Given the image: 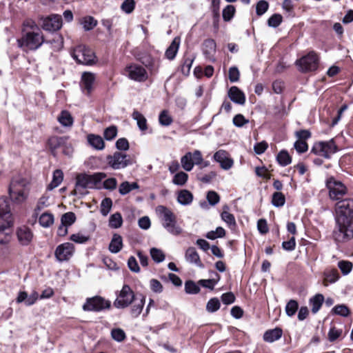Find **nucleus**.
<instances>
[{
    "label": "nucleus",
    "instance_id": "f257e3e1",
    "mask_svg": "<svg viewBox=\"0 0 353 353\" xmlns=\"http://www.w3.org/2000/svg\"><path fill=\"white\" fill-rule=\"evenodd\" d=\"M30 190V181L22 176H14L10 183L9 194L11 199L17 203H23L28 197Z\"/></svg>",
    "mask_w": 353,
    "mask_h": 353
},
{
    "label": "nucleus",
    "instance_id": "f03ea898",
    "mask_svg": "<svg viewBox=\"0 0 353 353\" xmlns=\"http://www.w3.org/2000/svg\"><path fill=\"white\" fill-rule=\"evenodd\" d=\"M333 238L338 243H347L353 239V214L336 219Z\"/></svg>",
    "mask_w": 353,
    "mask_h": 353
},
{
    "label": "nucleus",
    "instance_id": "7ed1b4c3",
    "mask_svg": "<svg viewBox=\"0 0 353 353\" xmlns=\"http://www.w3.org/2000/svg\"><path fill=\"white\" fill-rule=\"evenodd\" d=\"M156 212L161 220L162 226L168 232L174 235H180L183 229L178 225L176 215L169 208L163 205H159L156 208Z\"/></svg>",
    "mask_w": 353,
    "mask_h": 353
},
{
    "label": "nucleus",
    "instance_id": "20e7f679",
    "mask_svg": "<svg viewBox=\"0 0 353 353\" xmlns=\"http://www.w3.org/2000/svg\"><path fill=\"white\" fill-rule=\"evenodd\" d=\"M105 177L104 173L98 172L90 175L86 174H79L76 177L75 189L72 192L73 195L78 193H82L81 190L86 188H94L97 183L101 181Z\"/></svg>",
    "mask_w": 353,
    "mask_h": 353
},
{
    "label": "nucleus",
    "instance_id": "39448f33",
    "mask_svg": "<svg viewBox=\"0 0 353 353\" xmlns=\"http://www.w3.org/2000/svg\"><path fill=\"white\" fill-rule=\"evenodd\" d=\"M18 42L19 46L25 50H34L42 45L44 39L41 32H27Z\"/></svg>",
    "mask_w": 353,
    "mask_h": 353
},
{
    "label": "nucleus",
    "instance_id": "423d86ee",
    "mask_svg": "<svg viewBox=\"0 0 353 353\" xmlns=\"http://www.w3.org/2000/svg\"><path fill=\"white\" fill-rule=\"evenodd\" d=\"M71 55L77 63L83 65H91L94 62L95 56L92 50L84 46L76 47Z\"/></svg>",
    "mask_w": 353,
    "mask_h": 353
},
{
    "label": "nucleus",
    "instance_id": "0eeeda50",
    "mask_svg": "<svg viewBox=\"0 0 353 353\" xmlns=\"http://www.w3.org/2000/svg\"><path fill=\"white\" fill-rule=\"evenodd\" d=\"M326 185L329 190V196L332 200L339 201L347 194V190L340 181H336L334 178H330L327 181Z\"/></svg>",
    "mask_w": 353,
    "mask_h": 353
},
{
    "label": "nucleus",
    "instance_id": "6e6552de",
    "mask_svg": "<svg viewBox=\"0 0 353 353\" xmlns=\"http://www.w3.org/2000/svg\"><path fill=\"white\" fill-rule=\"evenodd\" d=\"M337 151L336 145L333 139L328 141H320L314 143L312 152L315 154L329 159L330 156Z\"/></svg>",
    "mask_w": 353,
    "mask_h": 353
},
{
    "label": "nucleus",
    "instance_id": "1a4fd4ad",
    "mask_svg": "<svg viewBox=\"0 0 353 353\" xmlns=\"http://www.w3.org/2000/svg\"><path fill=\"white\" fill-rule=\"evenodd\" d=\"M134 300V292L129 285H124L114 302V306L117 308H125L128 307Z\"/></svg>",
    "mask_w": 353,
    "mask_h": 353
},
{
    "label": "nucleus",
    "instance_id": "9d476101",
    "mask_svg": "<svg viewBox=\"0 0 353 353\" xmlns=\"http://www.w3.org/2000/svg\"><path fill=\"white\" fill-rule=\"evenodd\" d=\"M318 64L319 58L314 52H309L307 55L296 61V65L299 70L304 72L316 70Z\"/></svg>",
    "mask_w": 353,
    "mask_h": 353
},
{
    "label": "nucleus",
    "instance_id": "9b49d317",
    "mask_svg": "<svg viewBox=\"0 0 353 353\" xmlns=\"http://www.w3.org/2000/svg\"><path fill=\"white\" fill-rule=\"evenodd\" d=\"M107 161L110 167L114 170H119L132 164L130 157L121 152H115L113 155L107 157Z\"/></svg>",
    "mask_w": 353,
    "mask_h": 353
},
{
    "label": "nucleus",
    "instance_id": "f8f14e48",
    "mask_svg": "<svg viewBox=\"0 0 353 353\" xmlns=\"http://www.w3.org/2000/svg\"><path fill=\"white\" fill-rule=\"evenodd\" d=\"M127 76L132 80L143 82L147 80L148 75L144 67L138 64H132L126 67Z\"/></svg>",
    "mask_w": 353,
    "mask_h": 353
},
{
    "label": "nucleus",
    "instance_id": "ddd939ff",
    "mask_svg": "<svg viewBox=\"0 0 353 353\" xmlns=\"http://www.w3.org/2000/svg\"><path fill=\"white\" fill-rule=\"evenodd\" d=\"M335 219L353 214V201L341 199L335 205Z\"/></svg>",
    "mask_w": 353,
    "mask_h": 353
},
{
    "label": "nucleus",
    "instance_id": "4468645a",
    "mask_svg": "<svg viewBox=\"0 0 353 353\" xmlns=\"http://www.w3.org/2000/svg\"><path fill=\"white\" fill-rule=\"evenodd\" d=\"M110 306L109 301L101 296H94L87 299L86 303L83 305V309L85 311H100Z\"/></svg>",
    "mask_w": 353,
    "mask_h": 353
},
{
    "label": "nucleus",
    "instance_id": "2eb2a0df",
    "mask_svg": "<svg viewBox=\"0 0 353 353\" xmlns=\"http://www.w3.org/2000/svg\"><path fill=\"white\" fill-rule=\"evenodd\" d=\"M74 252V245L71 243L66 242L57 247L54 255L57 261L62 262L69 260L72 256Z\"/></svg>",
    "mask_w": 353,
    "mask_h": 353
},
{
    "label": "nucleus",
    "instance_id": "dca6fc26",
    "mask_svg": "<svg viewBox=\"0 0 353 353\" xmlns=\"http://www.w3.org/2000/svg\"><path fill=\"white\" fill-rule=\"evenodd\" d=\"M62 26L61 15L52 14L43 20L42 28L47 31H56Z\"/></svg>",
    "mask_w": 353,
    "mask_h": 353
},
{
    "label": "nucleus",
    "instance_id": "f3484780",
    "mask_svg": "<svg viewBox=\"0 0 353 353\" xmlns=\"http://www.w3.org/2000/svg\"><path fill=\"white\" fill-rule=\"evenodd\" d=\"M213 159L220 164L222 169L228 170L230 169L233 164V160L230 157L229 154L223 150H219L214 154Z\"/></svg>",
    "mask_w": 353,
    "mask_h": 353
},
{
    "label": "nucleus",
    "instance_id": "a211bd4d",
    "mask_svg": "<svg viewBox=\"0 0 353 353\" xmlns=\"http://www.w3.org/2000/svg\"><path fill=\"white\" fill-rule=\"evenodd\" d=\"M95 81V76L93 73L85 72L81 75L80 86L82 92L90 95L93 90V86Z\"/></svg>",
    "mask_w": 353,
    "mask_h": 353
},
{
    "label": "nucleus",
    "instance_id": "6ab92c4d",
    "mask_svg": "<svg viewBox=\"0 0 353 353\" xmlns=\"http://www.w3.org/2000/svg\"><path fill=\"white\" fill-rule=\"evenodd\" d=\"M12 224L13 220L7 219L5 223L0 225V244H7L10 241Z\"/></svg>",
    "mask_w": 353,
    "mask_h": 353
},
{
    "label": "nucleus",
    "instance_id": "aec40b11",
    "mask_svg": "<svg viewBox=\"0 0 353 353\" xmlns=\"http://www.w3.org/2000/svg\"><path fill=\"white\" fill-rule=\"evenodd\" d=\"M228 95L235 103L243 105L245 103L244 93L236 86H232L228 90Z\"/></svg>",
    "mask_w": 353,
    "mask_h": 353
},
{
    "label": "nucleus",
    "instance_id": "412c9836",
    "mask_svg": "<svg viewBox=\"0 0 353 353\" xmlns=\"http://www.w3.org/2000/svg\"><path fill=\"white\" fill-rule=\"evenodd\" d=\"M17 235L19 241L22 245H28L32 239V232L26 226H21L18 228Z\"/></svg>",
    "mask_w": 353,
    "mask_h": 353
},
{
    "label": "nucleus",
    "instance_id": "4be33fe9",
    "mask_svg": "<svg viewBox=\"0 0 353 353\" xmlns=\"http://www.w3.org/2000/svg\"><path fill=\"white\" fill-rule=\"evenodd\" d=\"M185 260L190 263L196 265L199 268H203V265L201 261L199 255L196 249L193 247L188 248L185 254Z\"/></svg>",
    "mask_w": 353,
    "mask_h": 353
},
{
    "label": "nucleus",
    "instance_id": "5701e85b",
    "mask_svg": "<svg viewBox=\"0 0 353 353\" xmlns=\"http://www.w3.org/2000/svg\"><path fill=\"white\" fill-rule=\"evenodd\" d=\"M0 217L4 221L12 220L9 201L6 197H0Z\"/></svg>",
    "mask_w": 353,
    "mask_h": 353
},
{
    "label": "nucleus",
    "instance_id": "b1692460",
    "mask_svg": "<svg viewBox=\"0 0 353 353\" xmlns=\"http://www.w3.org/2000/svg\"><path fill=\"white\" fill-rule=\"evenodd\" d=\"M68 137H52L48 139V145L52 152H54L57 148L63 147L68 141Z\"/></svg>",
    "mask_w": 353,
    "mask_h": 353
},
{
    "label": "nucleus",
    "instance_id": "393cba45",
    "mask_svg": "<svg viewBox=\"0 0 353 353\" xmlns=\"http://www.w3.org/2000/svg\"><path fill=\"white\" fill-rule=\"evenodd\" d=\"M181 39L179 37H175L172 41L170 46L165 51V55L166 58L170 60H172L176 55L180 46Z\"/></svg>",
    "mask_w": 353,
    "mask_h": 353
},
{
    "label": "nucleus",
    "instance_id": "a878e982",
    "mask_svg": "<svg viewBox=\"0 0 353 353\" xmlns=\"http://www.w3.org/2000/svg\"><path fill=\"white\" fill-rule=\"evenodd\" d=\"M123 248V239L121 235L114 234L109 245L110 252L118 253Z\"/></svg>",
    "mask_w": 353,
    "mask_h": 353
},
{
    "label": "nucleus",
    "instance_id": "bb28decb",
    "mask_svg": "<svg viewBox=\"0 0 353 353\" xmlns=\"http://www.w3.org/2000/svg\"><path fill=\"white\" fill-rule=\"evenodd\" d=\"M282 330L280 328H274L266 331L263 335V339L266 342L272 343L279 339L282 336Z\"/></svg>",
    "mask_w": 353,
    "mask_h": 353
},
{
    "label": "nucleus",
    "instance_id": "cd10ccee",
    "mask_svg": "<svg viewBox=\"0 0 353 353\" xmlns=\"http://www.w3.org/2000/svg\"><path fill=\"white\" fill-rule=\"evenodd\" d=\"M340 278L339 272L336 269L327 270L324 272L323 285L327 286L329 283L336 282Z\"/></svg>",
    "mask_w": 353,
    "mask_h": 353
},
{
    "label": "nucleus",
    "instance_id": "c85d7f7f",
    "mask_svg": "<svg viewBox=\"0 0 353 353\" xmlns=\"http://www.w3.org/2000/svg\"><path fill=\"white\" fill-rule=\"evenodd\" d=\"M324 301V296L321 294H317L310 299V304L312 306V312L316 314L321 309Z\"/></svg>",
    "mask_w": 353,
    "mask_h": 353
},
{
    "label": "nucleus",
    "instance_id": "c756f323",
    "mask_svg": "<svg viewBox=\"0 0 353 353\" xmlns=\"http://www.w3.org/2000/svg\"><path fill=\"white\" fill-rule=\"evenodd\" d=\"M63 179V173L62 170L57 169L54 171L52 180L48 186V190H52L58 187Z\"/></svg>",
    "mask_w": 353,
    "mask_h": 353
},
{
    "label": "nucleus",
    "instance_id": "7c9ffc66",
    "mask_svg": "<svg viewBox=\"0 0 353 353\" xmlns=\"http://www.w3.org/2000/svg\"><path fill=\"white\" fill-rule=\"evenodd\" d=\"M192 200L193 195L190 191L187 190H182L179 191L177 196V201L180 204L183 205H189L192 203Z\"/></svg>",
    "mask_w": 353,
    "mask_h": 353
},
{
    "label": "nucleus",
    "instance_id": "2f4dec72",
    "mask_svg": "<svg viewBox=\"0 0 353 353\" xmlns=\"http://www.w3.org/2000/svg\"><path fill=\"white\" fill-rule=\"evenodd\" d=\"M221 219L225 222L228 226H235L236 221L234 216L229 212V207L224 205L223 207V212L221 214Z\"/></svg>",
    "mask_w": 353,
    "mask_h": 353
},
{
    "label": "nucleus",
    "instance_id": "473e14b6",
    "mask_svg": "<svg viewBox=\"0 0 353 353\" xmlns=\"http://www.w3.org/2000/svg\"><path fill=\"white\" fill-rule=\"evenodd\" d=\"M88 141L90 145L97 150H102L104 148V141L99 135L89 134L88 136Z\"/></svg>",
    "mask_w": 353,
    "mask_h": 353
},
{
    "label": "nucleus",
    "instance_id": "72a5a7b5",
    "mask_svg": "<svg viewBox=\"0 0 353 353\" xmlns=\"http://www.w3.org/2000/svg\"><path fill=\"white\" fill-rule=\"evenodd\" d=\"M133 119L137 121V125L141 131H145L148 128L147 121L145 117L137 110H134L132 115Z\"/></svg>",
    "mask_w": 353,
    "mask_h": 353
},
{
    "label": "nucleus",
    "instance_id": "f704fd0d",
    "mask_svg": "<svg viewBox=\"0 0 353 353\" xmlns=\"http://www.w3.org/2000/svg\"><path fill=\"white\" fill-rule=\"evenodd\" d=\"M192 156V152H188L181 159L182 168L188 172L191 171L194 167Z\"/></svg>",
    "mask_w": 353,
    "mask_h": 353
},
{
    "label": "nucleus",
    "instance_id": "c9c22d12",
    "mask_svg": "<svg viewBox=\"0 0 353 353\" xmlns=\"http://www.w3.org/2000/svg\"><path fill=\"white\" fill-rule=\"evenodd\" d=\"M54 216L51 213H43L39 219V224L43 228H49L54 223Z\"/></svg>",
    "mask_w": 353,
    "mask_h": 353
},
{
    "label": "nucleus",
    "instance_id": "e433bc0d",
    "mask_svg": "<svg viewBox=\"0 0 353 353\" xmlns=\"http://www.w3.org/2000/svg\"><path fill=\"white\" fill-rule=\"evenodd\" d=\"M59 123L65 127H70L73 124V118L68 111H62L58 117Z\"/></svg>",
    "mask_w": 353,
    "mask_h": 353
},
{
    "label": "nucleus",
    "instance_id": "4c0bfd02",
    "mask_svg": "<svg viewBox=\"0 0 353 353\" xmlns=\"http://www.w3.org/2000/svg\"><path fill=\"white\" fill-rule=\"evenodd\" d=\"M204 54L210 57L213 55V54L216 51V43L213 39H207L203 43V48Z\"/></svg>",
    "mask_w": 353,
    "mask_h": 353
},
{
    "label": "nucleus",
    "instance_id": "58836bf2",
    "mask_svg": "<svg viewBox=\"0 0 353 353\" xmlns=\"http://www.w3.org/2000/svg\"><path fill=\"white\" fill-rule=\"evenodd\" d=\"M123 219L121 214L116 212L112 214L109 219V226L112 228H119L122 225Z\"/></svg>",
    "mask_w": 353,
    "mask_h": 353
},
{
    "label": "nucleus",
    "instance_id": "ea45409f",
    "mask_svg": "<svg viewBox=\"0 0 353 353\" xmlns=\"http://www.w3.org/2000/svg\"><path fill=\"white\" fill-rule=\"evenodd\" d=\"M145 304V297L141 296L139 301H136L131 308V314L133 317H137L141 313Z\"/></svg>",
    "mask_w": 353,
    "mask_h": 353
},
{
    "label": "nucleus",
    "instance_id": "a19ab883",
    "mask_svg": "<svg viewBox=\"0 0 353 353\" xmlns=\"http://www.w3.org/2000/svg\"><path fill=\"white\" fill-rule=\"evenodd\" d=\"M276 159L279 163L282 166H286L289 165L292 161L290 154L285 150L281 151L278 154Z\"/></svg>",
    "mask_w": 353,
    "mask_h": 353
},
{
    "label": "nucleus",
    "instance_id": "79ce46f5",
    "mask_svg": "<svg viewBox=\"0 0 353 353\" xmlns=\"http://www.w3.org/2000/svg\"><path fill=\"white\" fill-rule=\"evenodd\" d=\"M188 179V174L184 172H179L174 176L172 183L176 185L182 186L186 183Z\"/></svg>",
    "mask_w": 353,
    "mask_h": 353
},
{
    "label": "nucleus",
    "instance_id": "37998d69",
    "mask_svg": "<svg viewBox=\"0 0 353 353\" xmlns=\"http://www.w3.org/2000/svg\"><path fill=\"white\" fill-rule=\"evenodd\" d=\"M285 198L281 192H276L272 195V203L275 207H281L285 204Z\"/></svg>",
    "mask_w": 353,
    "mask_h": 353
},
{
    "label": "nucleus",
    "instance_id": "c03bdc74",
    "mask_svg": "<svg viewBox=\"0 0 353 353\" xmlns=\"http://www.w3.org/2000/svg\"><path fill=\"white\" fill-rule=\"evenodd\" d=\"M299 308L298 302L295 300H290L285 306V312L288 316H292L295 314Z\"/></svg>",
    "mask_w": 353,
    "mask_h": 353
},
{
    "label": "nucleus",
    "instance_id": "a18cd8bd",
    "mask_svg": "<svg viewBox=\"0 0 353 353\" xmlns=\"http://www.w3.org/2000/svg\"><path fill=\"white\" fill-rule=\"evenodd\" d=\"M225 235V231L222 227H218L215 230L208 232L205 236L206 238L214 240L216 238H222Z\"/></svg>",
    "mask_w": 353,
    "mask_h": 353
},
{
    "label": "nucleus",
    "instance_id": "49530a36",
    "mask_svg": "<svg viewBox=\"0 0 353 353\" xmlns=\"http://www.w3.org/2000/svg\"><path fill=\"white\" fill-rule=\"evenodd\" d=\"M185 291L187 294H196L199 292L200 288L193 281H188L185 283Z\"/></svg>",
    "mask_w": 353,
    "mask_h": 353
},
{
    "label": "nucleus",
    "instance_id": "de8ad7c7",
    "mask_svg": "<svg viewBox=\"0 0 353 353\" xmlns=\"http://www.w3.org/2000/svg\"><path fill=\"white\" fill-rule=\"evenodd\" d=\"M112 206V201L110 198H105L101 203V213L103 216H107Z\"/></svg>",
    "mask_w": 353,
    "mask_h": 353
},
{
    "label": "nucleus",
    "instance_id": "09e8293b",
    "mask_svg": "<svg viewBox=\"0 0 353 353\" xmlns=\"http://www.w3.org/2000/svg\"><path fill=\"white\" fill-rule=\"evenodd\" d=\"M75 220L76 216L74 213L69 212L63 214L61 216V223L68 226H70L74 223Z\"/></svg>",
    "mask_w": 353,
    "mask_h": 353
},
{
    "label": "nucleus",
    "instance_id": "8fccbe9b",
    "mask_svg": "<svg viewBox=\"0 0 353 353\" xmlns=\"http://www.w3.org/2000/svg\"><path fill=\"white\" fill-rule=\"evenodd\" d=\"M338 267L343 275H347L352 270V263L349 261H340Z\"/></svg>",
    "mask_w": 353,
    "mask_h": 353
},
{
    "label": "nucleus",
    "instance_id": "3c124183",
    "mask_svg": "<svg viewBox=\"0 0 353 353\" xmlns=\"http://www.w3.org/2000/svg\"><path fill=\"white\" fill-rule=\"evenodd\" d=\"M111 336L117 342H121L125 339V333L121 328H114L111 331Z\"/></svg>",
    "mask_w": 353,
    "mask_h": 353
},
{
    "label": "nucleus",
    "instance_id": "603ef678",
    "mask_svg": "<svg viewBox=\"0 0 353 353\" xmlns=\"http://www.w3.org/2000/svg\"><path fill=\"white\" fill-rule=\"evenodd\" d=\"M332 312L337 315H340L344 317H346L350 314V310L346 305L343 304L337 305L334 307Z\"/></svg>",
    "mask_w": 353,
    "mask_h": 353
},
{
    "label": "nucleus",
    "instance_id": "864d4df0",
    "mask_svg": "<svg viewBox=\"0 0 353 353\" xmlns=\"http://www.w3.org/2000/svg\"><path fill=\"white\" fill-rule=\"evenodd\" d=\"M159 121L160 124L164 126H168L172 123V119L166 110H163L161 112L159 117Z\"/></svg>",
    "mask_w": 353,
    "mask_h": 353
},
{
    "label": "nucleus",
    "instance_id": "5fc2aeb1",
    "mask_svg": "<svg viewBox=\"0 0 353 353\" xmlns=\"http://www.w3.org/2000/svg\"><path fill=\"white\" fill-rule=\"evenodd\" d=\"M150 255L152 259L157 263H161L165 259V255L163 252L157 248H152L150 250Z\"/></svg>",
    "mask_w": 353,
    "mask_h": 353
},
{
    "label": "nucleus",
    "instance_id": "6e6d98bb",
    "mask_svg": "<svg viewBox=\"0 0 353 353\" xmlns=\"http://www.w3.org/2000/svg\"><path fill=\"white\" fill-rule=\"evenodd\" d=\"M135 8V1L134 0H125L121 6V9L126 14H130Z\"/></svg>",
    "mask_w": 353,
    "mask_h": 353
},
{
    "label": "nucleus",
    "instance_id": "4d7b16f0",
    "mask_svg": "<svg viewBox=\"0 0 353 353\" xmlns=\"http://www.w3.org/2000/svg\"><path fill=\"white\" fill-rule=\"evenodd\" d=\"M283 17L279 14H274L268 20V24L270 27L277 28L282 22Z\"/></svg>",
    "mask_w": 353,
    "mask_h": 353
},
{
    "label": "nucleus",
    "instance_id": "13d9d810",
    "mask_svg": "<svg viewBox=\"0 0 353 353\" xmlns=\"http://www.w3.org/2000/svg\"><path fill=\"white\" fill-rule=\"evenodd\" d=\"M220 307V302L218 299H211L207 303L206 310L209 312H214L217 311Z\"/></svg>",
    "mask_w": 353,
    "mask_h": 353
},
{
    "label": "nucleus",
    "instance_id": "bf43d9fd",
    "mask_svg": "<svg viewBox=\"0 0 353 353\" xmlns=\"http://www.w3.org/2000/svg\"><path fill=\"white\" fill-rule=\"evenodd\" d=\"M235 8L232 5L227 6L223 10V18L225 21H230L234 16Z\"/></svg>",
    "mask_w": 353,
    "mask_h": 353
},
{
    "label": "nucleus",
    "instance_id": "052dcab7",
    "mask_svg": "<svg viewBox=\"0 0 353 353\" xmlns=\"http://www.w3.org/2000/svg\"><path fill=\"white\" fill-rule=\"evenodd\" d=\"M232 121L233 124L238 128H241L244 125L249 123V120L245 119V117L241 114L235 115Z\"/></svg>",
    "mask_w": 353,
    "mask_h": 353
},
{
    "label": "nucleus",
    "instance_id": "680f3d73",
    "mask_svg": "<svg viewBox=\"0 0 353 353\" xmlns=\"http://www.w3.org/2000/svg\"><path fill=\"white\" fill-rule=\"evenodd\" d=\"M82 23L85 30H90L97 26V22L92 17H88L83 19Z\"/></svg>",
    "mask_w": 353,
    "mask_h": 353
},
{
    "label": "nucleus",
    "instance_id": "e2e57ef3",
    "mask_svg": "<svg viewBox=\"0 0 353 353\" xmlns=\"http://www.w3.org/2000/svg\"><path fill=\"white\" fill-rule=\"evenodd\" d=\"M269 4L265 0L259 1L256 4V12L259 16L263 14L268 9Z\"/></svg>",
    "mask_w": 353,
    "mask_h": 353
},
{
    "label": "nucleus",
    "instance_id": "0e129e2a",
    "mask_svg": "<svg viewBox=\"0 0 353 353\" xmlns=\"http://www.w3.org/2000/svg\"><path fill=\"white\" fill-rule=\"evenodd\" d=\"M239 77L240 72L236 67H231L229 69L228 78L231 82L234 83L238 81L239 79Z\"/></svg>",
    "mask_w": 353,
    "mask_h": 353
},
{
    "label": "nucleus",
    "instance_id": "69168bd1",
    "mask_svg": "<svg viewBox=\"0 0 353 353\" xmlns=\"http://www.w3.org/2000/svg\"><path fill=\"white\" fill-rule=\"evenodd\" d=\"M207 200L212 205H215L220 201L219 195L214 191H209L207 194Z\"/></svg>",
    "mask_w": 353,
    "mask_h": 353
},
{
    "label": "nucleus",
    "instance_id": "338daca9",
    "mask_svg": "<svg viewBox=\"0 0 353 353\" xmlns=\"http://www.w3.org/2000/svg\"><path fill=\"white\" fill-rule=\"evenodd\" d=\"M342 334V330L336 329L335 327H332L330 329L328 332V339L330 342L336 341Z\"/></svg>",
    "mask_w": 353,
    "mask_h": 353
},
{
    "label": "nucleus",
    "instance_id": "774afa93",
    "mask_svg": "<svg viewBox=\"0 0 353 353\" xmlns=\"http://www.w3.org/2000/svg\"><path fill=\"white\" fill-rule=\"evenodd\" d=\"M117 134V129L115 126H110L104 131V137L106 140L113 139Z\"/></svg>",
    "mask_w": 353,
    "mask_h": 353
}]
</instances>
